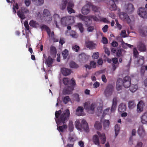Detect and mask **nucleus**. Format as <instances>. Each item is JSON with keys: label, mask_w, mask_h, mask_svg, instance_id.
Here are the masks:
<instances>
[{"label": "nucleus", "mask_w": 147, "mask_h": 147, "mask_svg": "<svg viewBox=\"0 0 147 147\" xmlns=\"http://www.w3.org/2000/svg\"><path fill=\"white\" fill-rule=\"evenodd\" d=\"M61 113L62 111L61 110L55 112V120L57 124L58 130L59 132H62L67 127V125L64 124L68 121L70 114L68 109L64 111L62 113Z\"/></svg>", "instance_id": "f257e3e1"}, {"label": "nucleus", "mask_w": 147, "mask_h": 147, "mask_svg": "<svg viewBox=\"0 0 147 147\" xmlns=\"http://www.w3.org/2000/svg\"><path fill=\"white\" fill-rule=\"evenodd\" d=\"M76 16L83 21L85 24L87 26L92 24V19H93L95 21H99L98 19L96 16L92 15L88 16H83L81 14H79Z\"/></svg>", "instance_id": "f03ea898"}, {"label": "nucleus", "mask_w": 147, "mask_h": 147, "mask_svg": "<svg viewBox=\"0 0 147 147\" xmlns=\"http://www.w3.org/2000/svg\"><path fill=\"white\" fill-rule=\"evenodd\" d=\"M75 125L76 128L80 131L83 130L87 132L89 131L88 123L85 119L77 120L75 122Z\"/></svg>", "instance_id": "7ed1b4c3"}, {"label": "nucleus", "mask_w": 147, "mask_h": 147, "mask_svg": "<svg viewBox=\"0 0 147 147\" xmlns=\"http://www.w3.org/2000/svg\"><path fill=\"white\" fill-rule=\"evenodd\" d=\"M29 10L26 7H22L17 12V15L21 20H24L26 18L25 14L29 13Z\"/></svg>", "instance_id": "20e7f679"}, {"label": "nucleus", "mask_w": 147, "mask_h": 147, "mask_svg": "<svg viewBox=\"0 0 147 147\" xmlns=\"http://www.w3.org/2000/svg\"><path fill=\"white\" fill-rule=\"evenodd\" d=\"M61 21L62 25L64 26H66L68 23L74 22V17L71 16L63 17L61 19Z\"/></svg>", "instance_id": "39448f33"}, {"label": "nucleus", "mask_w": 147, "mask_h": 147, "mask_svg": "<svg viewBox=\"0 0 147 147\" xmlns=\"http://www.w3.org/2000/svg\"><path fill=\"white\" fill-rule=\"evenodd\" d=\"M119 16L121 20L128 24L130 23V19L126 13L123 12H120L119 13Z\"/></svg>", "instance_id": "423d86ee"}, {"label": "nucleus", "mask_w": 147, "mask_h": 147, "mask_svg": "<svg viewBox=\"0 0 147 147\" xmlns=\"http://www.w3.org/2000/svg\"><path fill=\"white\" fill-rule=\"evenodd\" d=\"M125 88H128L131 85V79L130 76H126L124 77L123 80V84Z\"/></svg>", "instance_id": "0eeeda50"}, {"label": "nucleus", "mask_w": 147, "mask_h": 147, "mask_svg": "<svg viewBox=\"0 0 147 147\" xmlns=\"http://www.w3.org/2000/svg\"><path fill=\"white\" fill-rule=\"evenodd\" d=\"M43 16L44 19L46 22H48L51 21L52 20L51 16L49 11L47 9H44L43 13Z\"/></svg>", "instance_id": "6e6552de"}, {"label": "nucleus", "mask_w": 147, "mask_h": 147, "mask_svg": "<svg viewBox=\"0 0 147 147\" xmlns=\"http://www.w3.org/2000/svg\"><path fill=\"white\" fill-rule=\"evenodd\" d=\"M139 16L143 18H147V9L144 8L140 7L138 10Z\"/></svg>", "instance_id": "1a4fd4ad"}, {"label": "nucleus", "mask_w": 147, "mask_h": 147, "mask_svg": "<svg viewBox=\"0 0 147 147\" xmlns=\"http://www.w3.org/2000/svg\"><path fill=\"white\" fill-rule=\"evenodd\" d=\"M114 87L111 84H108L107 86L104 91L105 95L107 96L111 95L113 91Z\"/></svg>", "instance_id": "9d476101"}, {"label": "nucleus", "mask_w": 147, "mask_h": 147, "mask_svg": "<svg viewBox=\"0 0 147 147\" xmlns=\"http://www.w3.org/2000/svg\"><path fill=\"white\" fill-rule=\"evenodd\" d=\"M118 0H110L109 4L108 5V7L111 11H115L117 7L115 3V2L117 1Z\"/></svg>", "instance_id": "9b49d317"}, {"label": "nucleus", "mask_w": 147, "mask_h": 147, "mask_svg": "<svg viewBox=\"0 0 147 147\" xmlns=\"http://www.w3.org/2000/svg\"><path fill=\"white\" fill-rule=\"evenodd\" d=\"M84 107L86 110L93 111L94 109V103L90 104V102H86L84 104Z\"/></svg>", "instance_id": "f8f14e48"}, {"label": "nucleus", "mask_w": 147, "mask_h": 147, "mask_svg": "<svg viewBox=\"0 0 147 147\" xmlns=\"http://www.w3.org/2000/svg\"><path fill=\"white\" fill-rule=\"evenodd\" d=\"M138 50L141 52H144L146 51V48L145 44L141 41L139 42L137 45Z\"/></svg>", "instance_id": "ddd939ff"}, {"label": "nucleus", "mask_w": 147, "mask_h": 147, "mask_svg": "<svg viewBox=\"0 0 147 147\" xmlns=\"http://www.w3.org/2000/svg\"><path fill=\"white\" fill-rule=\"evenodd\" d=\"M74 90V86H69L63 90V94L64 95L69 94L72 93V91Z\"/></svg>", "instance_id": "4468645a"}, {"label": "nucleus", "mask_w": 147, "mask_h": 147, "mask_svg": "<svg viewBox=\"0 0 147 147\" xmlns=\"http://www.w3.org/2000/svg\"><path fill=\"white\" fill-rule=\"evenodd\" d=\"M88 5L89 7H91L92 8V10L94 11L95 13H98V14H96L97 15H99L100 13L99 10V8L97 6L93 5L90 2H88Z\"/></svg>", "instance_id": "2eb2a0df"}, {"label": "nucleus", "mask_w": 147, "mask_h": 147, "mask_svg": "<svg viewBox=\"0 0 147 147\" xmlns=\"http://www.w3.org/2000/svg\"><path fill=\"white\" fill-rule=\"evenodd\" d=\"M79 60L83 63L86 62L89 59V56L84 53H82L79 55Z\"/></svg>", "instance_id": "dca6fc26"}, {"label": "nucleus", "mask_w": 147, "mask_h": 147, "mask_svg": "<svg viewBox=\"0 0 147 147\" xmlns=\"http://www.w3.org/2000/svg\"><path fill=\"white\" fill-rule=\"evenodd\" d=\"M57 53V49L55 47L53 46H51L50 49V53L51 56L53 58L55 57Z\"/></svg>", "instance_id": "f3484780"}, {"label": "nucleus", "mask_w": 147, "mask_h": 147, "mask_svg": "<svg viewBox=\"0 0 147 147\" xmlns=\"http://www.w3.org/2000/svg\"><path fill=\"white\" fill-rule=\"evenodd\" d=\"M88 6L87 3L82 7L81 9V12L83 14L87 15L90 12V11Z\"/></svg>", "instance_id": "a211bd4d"}, {"label": "nucleus", "mask_w": 147, "mask_h": 147, "mask_svg": "<svg viewBox=\"0 0 147 147\" xmlns=\"http://www.w3.org/2000/svg\"><path fill=\"white\" fill-rule=\"evenodd\" d=\"M85 44L86 46L90 49H94L96 46V44H94L93 42L89 40L86 41Z\"/></svg>", "instance_id": "6ab92c4d"}, {"label": "nucleus", "mask_w": 147, "mask_h": 147, "mask_svg": "<svg viewBox=\"0 0 147 147\" xmlns=\"http://www.w3.org/2000/svg\"><path fill=\"white\" fill-rule=\"evenodd\" d=\"M61 71L62 74L65 76H67L70 75L71 72L70 69L64 67L61 68Z\"/></svg>", "instance_id": "aec40b11"}, {"label": "nucleus", "mask_w": 147, "mask_h": 147, "mask_svg": "<svg viewBox=\"0 0 147 147\" xmlns=\"http://www.w3.org/2000/svg\"><path fill=\"white\" fill-rule=\"evenodd\" d=\"M45 62L48 67H51L53 63V59L50 56H49L47 58H45Z\"/></svg>", "instance_id": "412c9836"}, {"label": "nucleus", "mask_w": 147, "mask_h": 147, "mask_svg": "<svg viewBox=\"0 0 147 147\" xmlns=\"http://www.w3.org/2000/svg\"><path fill=\"white\" fill-rule=\"evenodd\" d=\"M144 104L143 101H140L137 105V111L138 113H140L143 111Z\"/></svg>", "instance_id": "4be33fe9"}, {"label": "nucleus", "mask_w": 147, "mask_h": 147, "mask_svg": "<svg viewBox=\"0 0 147 147\" xmlns=\"http://www.w3.org/2000/svg\"><path fill=\"white\" fill-rule=\"evenodd\" d=\"M97 133L101 140V142L102 144H104L106 141V138L105 134L104 133L101 134L100 132L97 131Z\"/></svg>", "instance_id": "5701e85b"}, {"label": "nucleus", "mask_w": 147, "mask_h": 147, "mask_svg": "<svg viewBox=\"0 0 147 147\" xmlns=\"http://www.w3.org/2000/svg\"><path fill=\"white\" fill-rule=\"evenodd\" d=\"M126 9L127 12L128 13L130 14L131 13L134 11V6L132 4L129 3L127 5Z\"/></svg>", "instance_id": "b1692460"}, {"label": "nucleus", "mask_w": 147, "mask_h": 147, "mask_svg": "<svg viewBox=\"0 0 147 147\" xmlns=\"http://www.w3.org/2000/svg\"><path fill=\"white\" fill-rule=\"evenodd\" d=\"M117 106V99L116 98H113L112 105L111 109L112 112H114L115 111Z\"/></svg>", "instance_id": "393cba45"}, {"label": "nucleus", "mask_w": 147, "mask_h": 147, "mask_svg": "<svg viewBox=\"0 0 147 147\" xmlns=\"http://www.w3.org/2000/svg\"><path fill=\"white\" fill-rule=\"evenodd\" d=\"M141 121L143 124L147 123V112L144 113L141 117Z\"/></svg>", "instance_id": "a878e982"}, {"label": "nucleus", "mask_w": 147, "mask_h": 147, "mask_svg": "<svg viewBox=\"0 0 147 147\" xmlns=\"http://www.w3.org/2000/svg\"><path fill=\"white\" fill-rule=\"evenodd\" d=\"M126 109V105L124 103H121L118 107V111L120 112H123L125 111Z\"/></svg>", "instance_id": "bb28decb"}, {"label": "nucleus", "mask_w": 147, "mask_h": 147, "mask_svg": "<svg viewBox=\"0 0 147 147\" xmlns=\"http://www.w3.org/2000/svg\"><path fill=\"white\" fill-rule=\"evenodd\" d=\"M138 133L140 136L143 137L145 134V131L142 126H140L138 130Z\"/></svg>", "instance_id": "cd10ccee"}, {"label": "nucleus", "mask_w": 147, "mask_h": 147, "mask_svg": "<svg viewBox=\"0 0 147 147\" xmlns=\"http://www.w3.org/2000/svg\"><path fill=\"white\" fill-rule=\"evenodd\" d=\"M93 141L95 144L99 146L100 145L99 139L96 135H94L93 137Z\"/></svg>", "instance_id": "c85d7f7f"}, {"label": "nucleus", "mask_w": 147, "mask_h": 147, "mask_svg": "<svg viewBox=\"0 0 147 147\" xmlns=\"http://www.w3.org/2000/svg\"><path fill=\"white\" fill-rule=\"evenodd\" d=\"M138 88V86L137 84H131L130 86L129 90L131 92H134L137 90Z\"/></svg>", "instance_id": "c756f323"}, {"label": "nucleus", "mask_w": 147, "mask_h": 147, "mask_svg": "<svg viewBox=\"0 0 147 147\" xmlns=\"http://www.w3.org/2000/svg\"><path fill=\"white\" fill-rule=\"evenodd\" d=\"M84 109L82 107H78L76 110V115L78 116H81L82 113Z\"/></svg>", "instance_id": "7c9ffc66"}, {"label": "nucleus", "mask_w": 147, "mask_h": 147, "mask_svg": "<svg viewBox=\"0 0 147 147\" xmlns=\"http://www.w3.org/2000/svg\"><path fill=\"white\" fill-rule=\"evenodd\" d=\"M42 29H45L47 32L49 36H50L51 30L49 27L45 25H43L41 27Z\"/></svg>", "instance_id": "2f4dec72"}, {"label": "nucleus", "mask_w": 147, "mask_h": 147, "mask_svg": "<svg viewBox=\"0 0 147 147\" xmlns=\"http://www.w3.org/2000/svg\"><path fill=\"white\" fill-rule=\"evenodd\" d=\"M53 18L55 19L54 22L55 24L56 27L57 28H59V26L57 24V20L58 19H60L59 16L57 14H55L53 16Z\"/></svg>", "instance_id": "473e14b6"}, {"label": "nucleus", "mask_w": 147, "mask_h": 147, "mask_svg": "<svg viewBox=\"0 0 147 147\" xmlns=\"http://www.w3.org/2000/svg\"><path fill=\"white\" fill-rule=\"evenodd\" d=\"M70 67L72 68L76 69L79 67L78 65L73 61H71L69 63Z\"/></svg>", "instance_id": "72a5a7b5"}, {"label": "nucleus", "mask_w": 147, "mask_h": 147, "mask_svg": "<svg viewBox=\"0 0 147 147\" xmlns=\"http://www.w3.org/2000/svg\"><path fill=\"white\" fill-rule=\"evenodd\" d=\"M120 126L118 124H116L115 126V137H116L119 133L120 130Z\"/></svg>", "instance_id": "f704fd0d"}, {"label": "nucleus", "mask_w": 147, "mask_h": 147, "mask_svg": "<svg viewBox=\"0 0 147 147\" xmlns=\"http://www.w3.org/2000/svg\"><path fill=\"white\" fill-rule=\"evenodd\" d=\"M144 63V58L143 57L140 56V58L137 61V63L140 65H142Z\"/></svg>", "instance_id": "c9c22d12"}, {"label": "nucleus", "mask_w": 147, "mask_h": 147, "mask_svg": "<svg viewBox=\"0 0 147 147\" xmlns=\"http://www.w3.org/2000/svg\"><path fill=\"white\" fill-rule=\"evenodd\" d=\"M141 34L143 36H146L147 34V27H145L143 28V30H141L140 31Z\"/></svg>", "instance_id": "e433bc0d"}, {"label": "nucleus", "mask_w": 147, "mask_h": 147, "mask_svg": "<svg viewBox=\"0 0 147 147\" xmlns=\"http://www.w3.org/2000/svg\"><path fill=\"white\" fill-rule=\"evenodd\" d=\"M67 3V0H62V4L61 6V9L63 10L65 8Z\"/></svg>", "instance_id": "4c0bfd02"}, {"label": "nucleus", "mask_w": 147, "mask_h": 147, "mask_svg": "<svg viewBox=\"0 0 147 147\" xmlns=\"http://www.w3.org/2000/svg\"><path fill=\"white\" fill-rule=\"evenodd\" d=\"M32 1L36 2V5L37 6L41 5L44 3V0H32Z\"/></svg>", "instance_id": "58836bf2"}, {"label": "nucleus", "mask_w": 147, "mask_h": 147, "mask_svg": "<svg viewBox=\"0 0 147 147\" xmlns=\"http://www.w3.org/2000/svg\"><path fill=\"white\" fill-rule=\"evenodd\" d=\"M95 128L97 129H100L102 128L101 124L98 122L96 121L94 125Z\"/></svg>", "instance_id": "ea45409f"}, {"label": "nucleus", "mask_w": 147, "mask_h": 147, "mask_svg": "<svg viewBox=\"0 0 147 147\" xmlns=\"http://www.w3.org/2000/svg\"><path fill=\"white\" fill-rule=\"evenodd\" d=\"M62 55L64 59L66 58L68 55V51L66 49H65L62 52Z\"/></svg>", "instance_id": "a19ab883"}, {"label": "nucleus", "mask_w": 147, "mask_h": 147, "mask_svg": "<svg viewBox=\"0 0 147 147\" xmlns=\"http://www.w3.org/2000/svg\"><path fill=\"white\" fill-rule=\"evenodd\" d=\"M77 26L81 33H82L84 30L82 24L81 23H78Z\"/></svg>", "instance_id": "79ce46f5"}, {"label": "nucleus", "mask_w": 147, "mask_h": 147, "mask_svg": "<svg viewBox=\"0 0 147 147\" xmlns=\"http://www.w3.org/2000/svg\"><path fill=\"white\" fill-rule=\"evenodd\" d=\"M70 100L71 99L69 96H66L63 99V102L65 104H67Z\"/></svg>", "instance_id": "37998d69"}, {"label": "nucleus", "mask_w": 147, "mask_h": 147, "mask_svg": "<svg viewBox=\"0 0 147 147\" xmlns=\"http://www.w3.org/2000/svg\"><path fill=\"white\" fill-rule=\"evenodd\" d=\"M63 83L65 85H68L69 84L70 80L67 78H64L63 79Z\"/></svg>", "instance_id": "c03bdc74"}, {"label": "nucleus", "mask_w": 147, "mask_h": 147, "mask_svg": "<svg viewBox=\"0 0 147 147\" xmlns=\"http://www.w3.org/2000/svg\"><path fill=\"white\" fill-rule=\"evenodd\" d=\"M19 8L18 5L17 3H16L15 5H13V13H16V9H18Z\"/></svg>", "instance_id": "a18cd8bd"}, {"label": "nucleus", "mask_w": 147, "mask_h": 147, "mask_svg": "<svg viewBox=\"0 0 147 147\" xmlns=\"http://www.w3.org/2000/svg\"><path fill=\"white\" fill-rule=\"evenodd\" d=\"M134 101H130L128 102V107L130 109H132L135 106Z\"/></svg>", "instance_id": "49530a36"}, {"label": "nucleus", "mask_w": 147, "mask_h": 147, "mask_svg": "<svg viewBox=\"0 0 147 147\" xmlns=\"http://www.w3.org/2000/svg\"><path fill=\"white\" fill-rule=\"evenodd\" d=\"M134 56L136 58L137 57L139 54L138 51L136 48H134L133 49Z\"/></svg>", "instance_id": "de8ad7c7"}, {"label": "nucleus", "mask_w": 147, "mask_h": 147, "mask_svg": "<svg viewBox=\"0 0 147 147\" xmlns=\"http://www.w3.org/2000/svg\"><path fill=\"white\" fill-rule=\"evenodd\" d=\"M110 122L109 120H105L103 123V126L105 128L108 127L109 125Z\"/></svg>", "instance_id": "09e8293b"}, {"label": "nucleus", "mask_w": 147, "mask_h": 147, "mask_svg": "<svg viewBox=\"0 0 147 147\" xmlns=\"http://www.w3.org/2000/svg\"><path fill=\"white\" fill-rule=\"evenodd\" d=\"M72 49L74 51L77 52L80 49V47L76 45H74L72 46Z\"/></svg>", "instance_id": "8fccbe9b"}, {"label": "nucleus", "mask_w": 147, "mask_h": 147, "mask_svg": "<svg viewBox=\"0 0 147 147\" xmlns=\"http://www.w3.org/2000/svg\"><path fill=\"white\" fill-rule=\"evenodd\" d=\"M69 84H71V86L74 87L76 85L75 80L74 78H72L71 81H70Z\"/></svg>", "instance_id": "3c124183"}, {"label": "nucleus", "mask_w": 147, "mask_h": 147, "mask_svg": "<svg viewBox=\"0 0 147 147\" xmlns=\"http://www.w3.org/2000/svg\"><path fill=\"white\" fill-rule=\"evenodd\" d=\"M99 54L98 52H96L94 53L92 55V58L93 59H97L99 57Z\"/></svg>", "instance_id": "603ef678"}, {"label": "nucleus", "mask_w": 147, "mask_h": 147, "mask_svg": "<svg viewBox=\"0 0 147 147\" xmlns=\"http://www.w3.org/2000/svg\"><path fill=\"white\" fill-rule=\"evenodd\" d=\"M72 8L73 7H67V11L69 13V14H71L72 13H75V11L72 9Z\"/></svg>", "instance_id": "864d4df0"}, {"label": "nucleus", "mask_w": 147, "mask_h": 147, "mask_svg": "<svg viewBox=\"0 0 147 147\" xmlns=\"http://www.w3.org/2000/svg\"><path fill=\"white\" fill-rule=\"evenodd\" d=\"M115 21L116 24V26L117 28L119 30H121L122 29V26L120 24L117 20V19H115Z\"/></svg>", "instance_id": "5fc2aeb1"}, {"label": "nucleus", "mask_w": 147, "mask_h": 147, "mask_svg": "<svg viewBox=\"0 0 147 147\" xmlns=\"http://www.w3.org/2000/svg\"><path fill=\"white\" fill-rule=\"evenodd\" d=\"M29 25L31 26L35 27L36 25V22L33 20H31L29 23Z\"/></svg>", "instance_id": "6e6d98bb"}, {"label": "nucleus", "mask_w": 147, "mask_h": 147, "mask_svg": "<svg viewBox=\"0 0 147 147\" xmlns=\"http://www.w3.org/2000/svg\"><path fill=\"white\" fill-rule=\"evenodd\" d=\"M65 43V41L64 38L63 37H61L59 41V44H61V46H62Z\"/></svg>", "instance_id": "4d7b16f0"}, {"label": "nucleus", "mask_w": 147, "mask_h": 147, "mask_svg": "<svg viewBox=\"0 0 147 147\" xmlns=\"http://www.w3.org/2000/svg\"><path fill=\"white\" fill-rule=\"evenodd\" d=\"M24 25L26 29L28 30H29V27L27 21H25L24 23Z\"/></svg>", "instance_id": "13d9d810"}, {"label": "nucleus", "mask_w": 147, "mask_h": 147, "mask_svg": "<svg viewBox=\"0 0 147 147\" xmlns=\"http://www.w3.org/2000/svg\"><path fill=\"white\" fill-rule=\"evenodd\" d=\"M90 65L91 67L93 68H95L96 65V63L94 61H91L90 63Z\"/></svg>", "instance_id": "bf43d9fd"}, {"label": "nucleus", "mask_w": 147, "mask_h": 147, "mask_svg": "<svg viewBox=\"0 0 147 147\" xmlns=\"http://www.w3.org/2000/svg\"><path fill=\"white\" fill-rule=\"evenodd\" d=\"M122 50H123V49H120L117 50L116 52V55L117 56L119 57L121 55Z\"/></svg>", "instance_id": "052dcab7"}, {"label": "nucleus", "mask_w": 147, "mask_h": 147, "mask_svg": "<svg viewBox=\"0 0 147 147\" xmlns=\"http://www.w3.org/2000/svg\"><path fill=\"white\" fill-rule=\"evenodd\" d=\"M123 80L121 78H119L117 80V84H122Z\"/></svg>", "instance_id": "680f3d73"}, {"label": "nucleus", "mask_w": 147, "mask_h": 147, "mask_svg": "<svg viewBox=\"0 0 147 147\" xmlns=\"http://www.w3.org/2000/svg\"><path fill=\"white\" fill-rule=\"evenodd\" d=\"M94 27L93 26H90L87 28V31L89 32H92L94 29Z\"/></svg>", "instance_id": "e2e57ef3"}, {"label": "nucleus", "mask_w": 147, "mask_h": 147, "mask_svg": "<svg viewBox=\"0 0 147 147\" xmlns=\"http://www.w3.org/2000/svg\"><path fill=\"white\" fill-rule=\"evenodd\" d=\"M24 3L27 7H28L31 4V0H25Z\"/></svg>", "instance_id": "0e129e2a"}, {"label": "nucleus", "mask_w": 147, "mask_h": 147, "mask_svg": "<svg viewBox=\"0 0 147 147\" xmlns=\"http://www.w3.org/2000/svg\"><path fill=\"white\" fill-rule=\"evenodd\" d=\"M100 86V83L98 82H95L93 84V86L94 88H96Z\"/></svg>", "instance_id": "69168bd1"}, {"label": "nucleus", "mask_w": 147, "mask_h": 147, "mask_svg": "<svg viewBox=\"0 0 147 147\" xmlns=\"http://www.w3.org/2000/svg\"><path fill=\"white\" fill-rule=\"evenodd\" d=\"M101 78L102 81L105 82L106 83L107 82V80L104 74H102L101 76Z\"/></svg>", "instance_id": "338daca9"}, {"label": "nucleus", "mask_w": 147, "mask_h": 147, "mask_svg": "<svg viewBox=\"0 0 147 147\" xmlns=\"http://www.w3.org/2000/svg\"><path fill=\"white\" fill-rule=\"evenodd\" d=\"M118 42L115 41H113L111 43V45L113 47H117L118 46Z\"/></svg>", "instance_id": "774afa93"}]
</instances>
